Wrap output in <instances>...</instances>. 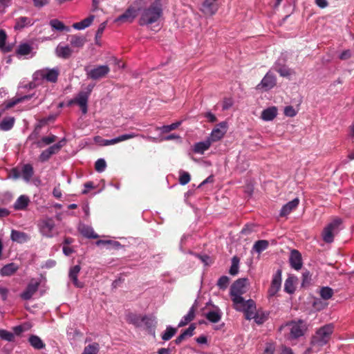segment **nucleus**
Masks as SVG:
<instances>
[{"instance_id":"obj_21","label":"nucleus","mask_w":354,"mask_h":354,"mask_svg":"<svg viewBox=\"0 0 354 354\" xmlns=\"http://www.w3.org/2000/svg\"><path fill=\"white\" fill-rule=\"evenodd\" d=\"M73 51L71 47H69L68 45L66 46H62L59 44L56 49H55V54L56 55L62 59H69Z\"/></svg>"},{"instance_id":"obj_62","label":"nucleus","mask_w":354,"mask_h":354,"mask_svg":"<svg viewBox=\"0 0 354 354\" xmlns=\"http://www.w3.org/2000/svg\"><path fill=\"white\" fill-rule=\"evenodd\" d=\"M7 35L3 30H0V48L4 47Z\"/></svg>"},{"instance_id":"obj_10","label":"nucleus","mask_w":354,"mask_h":354,"mask_svg":"<svg viewBox=\"0 0 354 354\" xmlns=\"http://www.w3.org/2000/svg\"><path fill=\"white\" fill-rule=\"evenodd\" d=\"M40 282L32 279L28 283L26 289L20 294L19 297L22 300L28 301L37 292Z\"/></svg>"},{"instance_id":"obj_4","label":"nucleus","mask_w":354,"mask_h":354,"mask_svg":"<svg viewBox=\"0 0 354 354\" xmlns=\"http://www.w3.org/2000/svg\"><path fill=\"white\" fill-rule=\"evenodd\" d=\"M234 308L238 311H243L246 319L250 320L255 319V321L258 324H261L263 322L257 319L256 317V304L252 299L245 300L241 304H237L234 305Z\"/></svg>"},{"instance_id":"obj_30","label":"nucleus","mask_w":354,"mask_h":354,"mask_svg":"<svg viewBox=\"0 0 354 354\" xmlns=\"http://www.w3.org/2000/svg\"><path fill=\"white\" fill-rule=\"evenodd\" d=\"M212 145L211 140L208 138L205 141L199 142L194 145V151L196 153L203 154Z\"/></svg>"},{"instance_id":"obj_35","label":"nucleus","mask_w":354,"mask_h":354,"mask_svg":"<svg viewBox=\"0 0 354 354\" xmlns=\"http://www.w3.org/2000/svg\"><path fill=\"white\" fill-rule=\"evenodd\" d=\"M29 342L33 348L37 350L42 349L45 347V344L43 342L41 338L37 335H31L29 337Z\"/></svg>"},{"instance_id":"obj_61","label":"nucleus","mask_w":354,"mask_h":354,"mask_svg":"<svg viewBox=\"0 0 354 354\" xmlns=\"http://www.w3.org/2000/svg\"><path fill=\"white\" fill-rule=\"evenodd\" d=\"M33 4L37 8H41L49 3L50 0H32Z\"/></svg>"},{"instance_id":"obj_3","label":"nucleus","mask_w":354,"mask_h":354,"mask_svg":"<svg viewBox=\"0 0 354 354\" xmlns=\"http://www.w3.org/2000/svg\"><path fill=\"white\" fill-rule=\"evenodd\" d=\"M248 279L247 278H241L235 281L230 288V295L234 305L243 302L242 295L247 291V284Z\"/></svg>"},{"instance_id":"obj_39","label":"nucleus","mask_w":354,"mask_h":354,"mask_svg":"<svg viewBox=\"0 0 354 354\" xmlns=\"http://www.w3.org/2000/svg\"><path fill=\"white\" fill-rule=\"evenodd\" d=\"M50 25L53 29H55L59 31H70V28L68 26H66L63 22L58 19H52L50 21Z\"/></svg>"},{"instance_id":"obj_51","label":"nucleus","mask_w":354,"mask_h":354,"mask_svg":"<svg viewBox=\"0 0 354 354\" xmlns=\"http://www.w3.org/2000/svg\"><path fill=\"white\" fill-rule=\"evenodd\" d=\"M106 167V161L102 159H98L95 163V169L97 172H102Z\"/></svg>"},{"instance_id":"obj_25","label":"nucleus","mask_w":354,"mask_h":354,"mask_svg":"<svg viewBox=\"0 0 354 354\" xmlns=\"http://www.w3.org/2000/svg\"><path fill=\"white\" fill-rule=\"evenodd\" d=\"M80 270V266L79 265H76L72 267L69 271V277L71 280L73 281V284L77 288L83 287V283L79 281L77 279V276Z\"/></svg>"},{"instance_id":"obj_44","label":"nucleus","mask_w":354,"mask_h":354,"mask_svg":"<svg viewBox=\"0 0 354 354\" xmlns=\"http://www.w3.org/2000/svg\"><path fill=\"white\" fill-rule=\"evenodd\" d=\"M239 259L236 256H234L232 259V265L229 270V273L234 276L239 272Z\"/></svg>"},{"instance_id":"obj_33","label":"nucleus","mask_w":354,"mask_h":354,"mask_svg":"<svg viewBox=\"0 0 354 354\" xmlns=\"http://www.w3.org/2000/svg\"><path fill=\"white\" fill-rule=\"evenodd\" d=\"M15 119L14 117H7L3 119L0 122V129L7 131L10 130L15 124Z\"/></svg>"},{"instance_id":"obj_55","label":"nucleus","mask_w":354,"mask_h":354,"mask_svg":"<svg viewBox=\"0 0 354 354\" xmlns=\"http://www.w3.org/2000/svg\"><path fill=\"white\" fill-rule=\"evenodd\" d=\"M196 329V324H191L188 328L185 330L183 332V334L187 337H192L194 335V331Z\"/></svg>"},{"instance_id":"obj_50","label":"nucleus","mask_w":354,"mask_h":354,"mask_svg":"<svg viewBox=\"0 0 354 354\" xmlns=\"http://www.w3.org/2000/svg\"><path fill=\"white\" fill-rule=\"evenodd\" d=\"M191 177L188 172L180 171L179 177V183L182 185H187L190 181Z\"/></svg>"},{"instance_id":"obj_54","label":"nucleus","mask_w":354,"mask_h":354,"mask_svg":"<svg viewBox=\"0 0 354 354\" xmlns=\"http://www.w3.org/2000/svg\"><path fill=\"white\" fill-rule=\"evenodd\" d=\"M62 147H63V145L55 144V145L49 147L46 150L48 151V153L51 156L52 155L58 153Z\"/></svg>"},{"instance_id":"obj_41","label":"nucleus","mask_w":354,"mask_h":354,"mask_svg":"<svg viewBox=\"0 0 354 354\" xmlns=\"http://www.w3.org/2000/svg\"><path fill=\"white\" fill-rule=\"evenodd\" d=\"M32 51V47L28 44H20L16 50V54L20 56L28 55Z\"/></svg>"},{"instance_id":"obj_46","label":"nucleus","mask_w":354,"mask_h":354,"mask_svg":"<svg viewBox=\"0 0 354 354\" xmlns=\"http://www.w3.org/2000/svg\"><path fill=\"white\" fill-rule=\"evenodd\" d=\"M180 124L181 122H177L169 125H164L161 127H157V129L160 130L163 133H167L177 129Z\"/></svg>"},{"instance_id":"obj_24","label":"nucleus","mask_w":354,"mask_h":354,"mask_svg":"<svg viewBox=\"0 0 354 354\" xmlns=\"http://www.w3.org/2000/svg\"><path fill=\"white\" fill-rule=\"evenodd\" d=\"M299 203V198H296L292 201L284 205L280 212L281 216H285L289 214L293 209H296Z\"/></svg>"},{"instance_id":"obj_31","label":"nucleus","mask_w":354,"mask_h":354,"mask_svg":"<svg viewBox=\"0 0 354 354\" xmlns=\"http://www.w3.org/2000/svg\"><path fill=\"white\" fill-rule=\"evenodd\" d=\"M142 317L133 313H129L127 315L126 320L128 323L134 325L136 327H140L142 323L141 321Z\"/></svg>"},{"instance_id":"obj_6","label":"nucleus","mask_w":354,"mask_h":354,"mask_svg":"<svg viewBox=\"0 0 354 354\" xmlns=\"http://www.w3.org/2000/svg\"><path fill=\"white\" fill-rule=\"evenodd\" d=\"M142 2L143 0H136L122 15L115 19V21L121 23L132 22L137 17L138 11L140 9V5Z\"/></svg>"},{"instance_id":"obj_59","label":"nucleus","mask_w":354,"mask_h":354,"mask_svg":"<svg viewBox=\"0 0 354 354\" xmlns=\"http://www.w3.org/2000/svg\"><path fill=\"white\" fill-rule=\"evenodd\" d=\"M28 328L26 327V325H19L13 327V331L15 334L17 335H21L24 331H25Z\"/></svg>"},{"instance_id":"obj_2","label":"nucleus","mask_w":354,"mask_h":354,"mask_svg":"<svg viewBox=\"0 0 354 354\" xmlns=\"http://www.w3.org/2000/svg\"><path fill=\"white\" fill-rule=\"evenodd\" d=\"M334 326L333 324H326L319 328L313 335L310 341V347L308 351H318L319 349L328 344L333 333Z\"/></svg>"},{"instance_id":"obj_63","label":"nucleus","mask_w":354,"mask_h":354,"mask_svg":"<svg viewBox=\"0 0 354 354\" xmlns=\"http://www.w3.org/2000/svg\"><path fill=\"white\" fill-rule=\"evenodd\" d=\"M351 57V51L350 50H344L340 55L339 56V58L342 60H346Z\"/></svg>"},{"instance_id":"obj_52","label":"nucleus","mask_w":354,"mask_h":354,"mask_svg":"<svg viewBox=\"0 0 354 354\" xmlns=\"http://www.w3.org/2000/svg\"><path fill=\"white\" fill-rule=\"evenodd\" d=\"M284 290L288 293H292L295 291L293 281L290 278L286 280L284 284Z\"/></svg>"},{"instance_id":"obj_32","label":"nucleus","mask_w":354,"mask_h":354,"mask_svg":"<svg viewBox=\"0 0 354 354\" xmlns=\"http://www.w3.org/2000/svg\"><path fill=\"white\" fill-rule=\"evenodd\" d=\"M94 16L90 15L80 22L74 23L73 27L77 30H82L88 27L93 21Z\"/></svg>"},{"instance_id":"obj_37","label":"nucleus","mask_w":354,"mask_h":354,"mask_svg":"<svg viewBox=\"0 0 354 354\" xmlns=\"http://www.w3.org/2000/svg\"><path fill=\"white\" fill-rule=\"evenodd\" d=\"M274 69L277 71L281 77H289L292 74V71L286 66H282L279 67V62H275L274 65Z\"/></svg>"},{"instance_id":"obj_58","label":"nucleus","mask_w":354,"mask_h":354,"mask_svg":"<svg viewBox=\"0 0 354 354\" xmlns=\"http://www.w3.org/2000/svg\"><path fill=\"white\" fill-rule=\"evenodd\" d=\"M106 22H103L99 26V27L96 31V35H95L96 39H97L98 38H101V37L103 34V32L106 28Z\"/></svg>"},{"instance_id":"obj_34","label":"nucleus","mask_w":354,"mask_h":354,"mask_svg":"<svg viewBox=\"0 0 354 354\" xmlns=\"http://www.w3.org/2000/svg\"><path fill=\"white\" fill-rule=\"evenodd\" d=\"M33 174L34 170L31 165L26 164L23 166L21 169V175L24 180L29 182Z\"/></svg>"},{"instance_id":"obj_17","label":"nucleus","mask_w":354,"mask_h":354,"mask_svg":"<svg viewBox=\"0 0 354 354\" xmlns=\"http://www.w3.org/2000/svg\"><path fill=\"white\" fill-rule=\"evenodd\" d=\"M289 262L291 268L296 270H299L303 266L302 257L301 253L297 250H292L290 252Z\"/></svg>"},{"instance_id":"obj_23","label":"nucleus","mask_w":354,"mask_h":354,"mask_svg":"<svg viewBox=\"0 0 354 354\" xmlns=\"http://www.w3.org/2000/svg\"><path fill=\"white\" fill-rule=\"evenodd\" d=\"M70 44L72 47L77 49L82 48L86 42V39L84 36L73 35L70 36Z\"/></svg>"},{"instance_id":"obj_15","label":"nucleus","mask_w":354,"mask_h":354,"mask_svg":"<svg viewBox=\"0 0 354 354\" xmlns=\"http://www.w3.org/2000/svg\"><path fill=\"white\" fill-rule=\"evenodd\" d=\"M305 330L306 328L301 321H299V322H292L290 324L289 338L290 339H297L304 335Z\"/></svg>"},{"instance_id":"obj_47","label":"nucleus","mask_w":354,"mask_h":354,"mask_svg":"<svg viewBox=\"0 0 354 354\" xmlns=\"http://www.w3.org/2000/svg\"><path fill=\"white\" fill-rule=\"evenodd\" d=\"M0 338L8 342H13L15 340V335L5 329H0Z\"/></svg>"},{"instance_id":"obj_22","label":"nucleus","mask_w":354,"mask_h":354,"mask_svg":"<svg viewBox=\"0 0 354 354\" xmlns=\"http://www.w3.org/2000/svg\"><path fill=\"white\" fill-rule=\"evenodd\" d=\"M205 317L209 322L216 324L221 319L222 312L218 307L214 306V309L206 313Z\"/></svg>"},{"instance_id":"obj_26","label":"nucleus","mask_w":354,"mask_h":354,"mask_svg":"<svg viewBox=\"0 0 354 354\" xmlns=\"http://www.w3.org/2000/svg\"><path fill=\"white\" fill-rule=\"evenodd\" d=\"M137 136L135 133H128V134H124L122 136H120L115 138L111 139V140H103V145L107 146L111 145H115L116 143H118L120 142H122L129 139H131Z\"/></svg>"},{"instance_id":"obj_19","label":"nucleus","mask_w":354,"mask_h":354,"mask_svg":"<svg viewBox=\"0 0 354 354\" xmlns=\"http://www.w3.org/2000/svg\"><path fill=\"white\" fill-rule=\"evenodd\" d=\"M141 321L144 323L146 330L149 334L154 335L157 324L155 317L144 315L142 317Z\"/></svg>"},{"instance_id":"obj_57","label":"nucleus","mask_w":354,"mask_h":354,"mask_svg":"<svg viewBox=\"0 0 354 354\" xmlns=\"http://www.w3.org/2000/svg\"><path fill=\"white\" fill-rule=\"evenodd\" d=\"M8 294L9 289L2 286H0V295L1 297V299L3 301H6L7 300Z\"/></svg>"},{"instance_id":"obj_20","label":"nucleus","mask_w":354,"mask_h":354,"mask_svg":"<svg viewBox=\"0 0 354 354\" xmlns=\"http://www.w3.org/2000/svg\"><path fill=\"white\" fill-rule=\"evenodd\" d=\"M19 269V265L15 263H10L3 266L0 269V275L1 277H10L14 275Z\"/></svg>"},{"instance_id":"obj_28","label":"nucleus","mask_w":354,"mask_h":354,"mask_svg":"<svg viewBox=\"0 0 354 354\" xmlns=\"http://www.w3.org/2000/svg\"><path fill=\"white\" fill-rule=\"evenodd\" d=\"M277 115V109L275 106L264 109L261 113V118L265 121L272 120Z\"/></svg>"},{"instance_id":"obj_7","label":"nucleus","mask_w":354,"mask_h":354,"mask_svg":"<svg viewBox=\"0 0 354 354\" xmlns=\"http://www.w3.org/2000/svg\"><path fill=\"white\" fill-rule=\"evenodd\" d=\"M341 223V219L335 218L324 228L322 238L325 243H330L333 241L334 236L338 233Z\"/></svg>"},{"instance_id":"obj_56","label":"nucleus","mask_w":354,"mask_h":354,"mask_svg":"<svg viewBox=\"0 0 354 354\" xmlns=\"http://www.w3.org/2000/svg\"><path fill=\"white\" fill-rule=\"evenodd\" d=\"M284 114L288 117H294L297 114V111L292 106H288L284 109Z\"/></svg>"},{"instance_id":"obj_29","label":"nucleus","mask_w":354,"mask_h":354,"mask_svg":"<svg viewBox=\"0 0 354 354\" xmlns=\"http://www.w3.org/2000/svg\"><path fill=\"white\" fill-rule=\"evenodd\" d=\"M30 203V199L25 195L20 196L14 204V208L16 210L25 209Z\"/></svg>"},{"instance_id":"obj_27","label":"nucleus","mask_w":354,"mask_h":354,"mask_svg":"<svg viewBox=\"0 0 354 354\" xmlns=\"http://www.w3.org/2000/svg\"><path fill=\"white\" fill-rule=\"evenodd\" d=\"M196 310V306L194 305L192 306L190 308L188 313L186 315H185L183 317V319H181V321L179 322L178 326L179 328L185 326L187 324H188L189 322H191L192 320H194V319L195 318Z\"/></svg>"},{"instance_id":"obj_14","label":"nucleus","mask_w":354,"mask_h":354,"mask_svg":"<svg viewBox=\"0 0 354 354\" xmlns=\"http://www.w3.org/2000/svg\"><path fill=\"white\" fill-rule=\"evenodd\" d=\"M218 0H205L201 10L205 15L212 16L218 11Z\"/></svg>"},{"instance_id":"obj_60","label":"nucleus","mask_w":354,"mask_h":354,"mask_svg":"<svg viewBox=\"0 0 354 354\" xmlns=\"http://www.w3.org/2000/svg\"><path fill=\"white\" fill-rule=\"evenodd\" d=\"M50 157L51 156L48 153V151L46 149L41 153L39 159L41 162H46L48 160Z\"/></svg>"},{"instance_id":"obj_49","label":"nucleus","mask_w":354,"mask_h":354,"mask_svg":"<svg viewBox=\"0 0 354 354\" xmlns=\"http://www.w3.org/2000/svg\"><path fill=\"white\" fill-rule=\"evenodd\" d=\"M230 283V279L227 276H222L221 277L218 281L216 285L221 290H225L227 287L228 286V284Z\"/></svg>"},{"instance_id":"obj_45","label":"nucleus","mask_w":354,"mask_h":354,"mask_svg":"<svg viewBox=\"0 0 354 354\" xmlns=\"http://www.w3.org/2000/svg\"><path fill=\"white\" fill-rule=\"evenodd\" d=\"M177 332V329L171 326H167L161 337L165 341L169 340Z\"/></svg>"},{"instance_id":"obj_48","label":"nucleus","mask_w":354,"mask_h":354,"mask_svg":"<svg viewBox=\"0 0 354 354\" xmlns=\"http://www.w3.org/2000/svg\"><path fill=\"white\" fill-rule=\"evenodd\" d=\"M333 295V290L329 287H323L320 290V296L322 299L327 300Z\"/></svg>"},{"instance_id":"obj_43","label":"nucleus","mask_w":354,"mask_h":354,"mask_svg":"<svg viewBox=\"0 0 354 354\" xmlns=\"http://www.w3.org/2000/svg\"><path fill=\"white\" fill-rule=\"evenodd\" d=\"M57 139V136L55 135H50L49 136L43 137L41 140L37 142V146L39 147H42L44 145H48L53 142H54Z\"/></svg>"},{"instance_id":"obj_5","label":"nucleus","mask_w":354,"mask_h":354,"mask_svg":"<svg viewBox=\"0 0 354 354\" xmlns=\"http://www.w3.org/2000/svg\"><path fill=\"white\" fill-rule=\"evenodd\" d=\"M59 71L58 68H45L35 71L33 74V80L36 82L46 80L48 82L55 83L57 81Z\"/></svg>"},{"instance_id":"obj_12","label":"nucleus","mask_w":354,"mask_h":354,"mask_svg":"<svg viewBox=\"0 0 354 354\" xmlns=\"http://www.w3.org/2000/svg\"><path fill=\"white\" fill-rule=\"evenodd\" d=\"M227 122H222L215 127L212 130L208 139L212 142H217L223 138L227 132Z\"/></svg>"},{"instance_id":"obj_38","label":"nucleus","mask_w":354,"mask_h":354,"mask_svg":"<svg viewBox=\"0 0 354 354\" xmlns=\"http://www.w3.org/2000/svg\"><path fill=\"white\" fill-rule=\"evenodd\" d=\"M28 25H31V19L26 17H21L16 19L15 29L21 30Z\"/></svg>"},{"instance_id":"obj_16","label":"nucleus","mask_w":354,"mask_h":354,"mask_svg":"<svg viewBox=\"0 0 354 354\" xmlns=\"http://www.w3.org/2000/svg\"><path fill=\"white\" fill-rule=\"evenodd\" d=\"M89 96L88 93L80 91L77 95L71 102V103H76L82 110V113L86 114L88 111L87 104Z\"/></svg>"},{"instance_id":"obj_9","label":"nucleus","mask_w":354,"mask_h":354,"mask_svg":"<svg viewBox=\"0 0 354 354\" xmlns=\"http://www.w3.org/2000/svg\"><path fill=\"white\" fill-rule=\"evenodd\" d=\"M277 84V77L270 71L268 72L262 80L256 86L257 90L268 91L273 88Z\"/></svg>"},{"instance_id":"obj_13","label":"nucleus","mask_w":354,"mask_h":354,"mask_svg":"<svg viewBox=\"0 0 354 354\" xmlns=\"http://www.w3.org/2000/svg\"><path fill=\"white\" fill-rule=\"evenodd\" d=\"M281 270H277L273 275L270 287L268 289V296L274 297L279 290L281 285Z\"/></svg>"},{"instance_id":"obj_18","label":"nucleus","mask_w":354,"mask_h":354,"mask_svg":"<svg viewBox=\"0 0 354 354\" xmlns=\"http://www.w3.org/2000/svg\"><path fill=\"white\" fill-rule=\"evenodd\" d=\"M10 239L17 243H24L30 240V236L27 233L17 230H12Z\"/></svg>"},{"instance_id":"obj_36","label":"nucleus","mask_w":354,"mask_h":354,"mask_svg":"<svg viewBox=\"0 0 354 354\" xmlns=\"http://www.w3.org/2000/svg\"><path fill=\"white\" fill-rule=\"evenodd\" d=\"M80 232L84 236L88 239H96L98 237V235L94 232L93 228L86 225L80 227Z\"/></svg>"},{"instance_id":"obj_1","label":"nucleus","mask_w":354,"mask_h":354,"mask_svg":"<svg viewBox=\"0 0 354 354\" xmlns=\"http://www.w3.org/2000/svg\"><path fill=\"white\" fill-rule=\"evenodd\" d=\"M162 15V0H154L141 10L138 24L142 26L153 24L158 22Z\"/></svg>"},{"instance_id":"obj_64","label":"nucleus","mask_w":354,"mask_h":354,"mask_svg":"<svg viewBox=\"0 0 354 354\" xmlns=\"http://www.w3.org/2000/svg\"><path fill=\"white\" fill-rule=\"evenodd\" d=\"M232 106V100L230 98L225 99L223 104V109L226 110Z\"/></svg>"},{"instance_id":"obj_11","label":"nucleus","mask_w":354,"mask_h":354,"mask_svg":"<svg viewBox=\"0 0 354 354\" xmlns=\"http://www.w3.org/2000/svg\"><path fill=\"white\" fill-rule=\"evenodd\" d=\"M110 72V68L107 65H100L87 72V76L92 80H100L105 77Z\"/></svg>"},{"instance_id":"obj_40","label":"nucleus","mask_w":354,"mask_h":354,"mask_svg":"<svg viewBox=\"0 0 354 354\" xmlns=\"http://www.w3.org/2000/svg\"><path fill=\"white\" fill-rule=\"evenodd\" d=\"M269 245L267 240H259L256 241L253 245V249L258 253H261L266 250Z\"/></svg>"},{"instance_id":"obj_42","label":"nucleus","mask_w":354,"mask_h":354,"mask_svg":"<svg viewBox=\"0 0 354 354\" xmlns=\"http://www.w3.org/2000/svg\"><path fill=\"white\" fill-rule=\"evenodd\" d=\"M99 349V344L97 343H93L85 346L82 354H97Z\"/></svg>"},{"instance_id":"obj_53","label":"nucleus","mask_w":354,"mask_h":354,"mask_svg":"<svg viewBox=\"0 0 354 354\" xmlns=\"http://www.w3.org/2000/svg\"><path fill=\"white\" fill-rule=\"evenodd\" d=\"M62 147H63V145L55 144V145L49 147L46 150L48 151V153L51 156L52 155L58 153Z\"/></svg>"},{"instance_id":"obj_8","label":"nucleus","mask_w":354,"mask_h":354,"mask_svg":"<svg viewBox=\"0 0 354 354\" xmlns=\"http://www.w3.org/2000/svg\"><path fill=\"white\" fill-rule=\"evenodd\" d=\"M55 226V222L51 218H44L38 223L41 234L48 238H52L54 236Z\"/></svg>"}]
</instances>
